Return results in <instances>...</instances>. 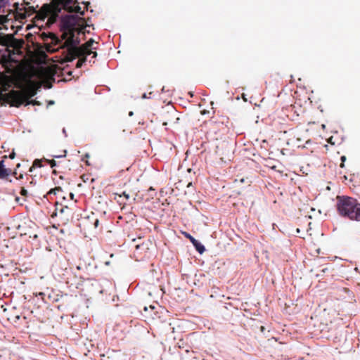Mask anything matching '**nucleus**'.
<instances>
[{
    "label": "nucleus",
    "mask_w": 360,
    "mask_h": 360,
    "mask_svg": "<svg viewBox=\"0 0 360 360\" xmlns=\"http://www.w3.org/2000/svg\"><path fill=\"white\" fill-rule=\"evenodd\" d=\"M70 198L72 199V198H73V197H74V194H73V193H70Z\"/></svg>",
    "instance_id": "obj_39"
},
{
    "label": "nucleus",
    "mask_w": 360,
    "mask_h": 360,
    "mask_svg": "<svg viewBox=\"0 0 360 360\" xmlns=\"http://www.w3.org/2000/svg\"><path fill=\"white\" fill-rule=\"evenodd\" d=\"M51 86H52L51 84H49L46 85L47 88H51Z\"/></svg>",
    "instance_id": "obj_38"
},
{
    "label": "nucleus",
    "mask_w": 360,
    "mask_h": 360,
    "mask_svg": "<svg viewBox=\"0 0 360 360\" xmlns=\"http://www.w3.org/2000/svg\"><path fill=\"white\" fill-rule=\"evenodd\" d=\"M18 41L13 34L0 36V44L5 46L16 47Z\"/></svg>",
    "instance_id": "obj_7"
},
{
    "label": "nucleus",
    "mask_w": 360,
    "mask_h": 360,
    "mask_svg": "<svg viewBox=\"0 0 360 360\" xmlns=\"http://www.w3.org/2000/svg\"><path fill=\"white\" fill-rule=\"evenodd\" d=\"M148 308L147 307H144V311H148Z\"/></svg>",
    "instance_id": "obj_41"
},
{
    "label": "nucleus",
    "mask_w": 360,
    "mask_h": 360,
    "mask_svg": "<svg viewBox=\"0 0 360 360\" xmlns=\"http://www.w3.org/2000/svg\"><path fill=\"white\" fill-rule=\"evenodd\" d=\"M62 10L68 13L84 14L77 0H51L49 4H44L41 7L38 15L41 19L49 16V21L53 23L57 20Z\"/></svg>",
    "instance_id": "obj_2"
},
{
    "label": "nucleus",
    "mask_w": 360,
    "mask_h": 360,
    "mask_svg": "<svg viewBox=\"0 0 360 360\" xmlns=\"http://www.w3.org/2000/svg\"><path fill=\"white\" fill-rule=\"evenodd\" d=\"M79 20L80 18L75 15H66L61 18V38L64 42L61 44L60 48L65 49L63 52L65 62H72L78 56L91 53L89 47L94 43L93 39H90L82 46H78L80 40L78 37L75 36V34H79L82 30V27H77L80 26Z\"/></svg>",
    "instance_id": "obj_1"
},
{
    "label": "nucleus",
    "mask_w": 360,
    "mask_h": 360,
    "mask_svg": "<svg viewBox=\"0 0 360 360\" xmlns=\"http://www.w3.org/2000/svg\"><path fill=\"white\" fill-rule=\"evenodd\" d=\"M328 271V268L326 267V268H323V269H321V273L324 274V273H326Z\"/></svg>",
    "instance_id": "obj_31"
},
{
    "label": "nucleus",
    "mask_w": 360,
    "mask_h": 360,
    "mask_svg": "<svg viewBox=\"0 0 360 360\" xmlns=\"http://www.w3.org/2000/svg\"><path fill=\"white\" fill-rule=\"evenodd\" d=\"M152 245V243L148 240L146 241L143 242L141 244L136 245V250L139 251L141 255H144L146 256L148 252L150 249L149 246Z\"/></svg>",
    "instance_id": "obj_9"
},
{
    "label": "nucleus",
    "mask_w": 360,
    "mask_h": 360,
    "mask_svg": "<svg viewBox=\"0 0 360 360\" xmlns=\"http://www.w3.org/2000/svg\"><path fill=\"white\" fill-rule=\"evenodd\" d=\"M118 195L120 198H121L122 196H124L127 200H129L130 198L129 194L127 193L126 191L122 192V194H119Z\"/></svg>",
    "instance_id": "obj_22"
},
{
    "label": "nucleus",
    "mask_w": 360,
    "mask_h": 360,
    "mask_svg": "<svg viewBox=\"0 0 360 360\" xmlns=\"http://www.w3.org/2000/svg\"><path fill=\"white\" fill-rule=\"evenodd\" d=\"M68 206H65V207H63L61 210H60V212H65V209H68Z\"/></svg>",
    "instance_id": "obj_33"
},
{
    "label": "nucleus",
    "mask_w": 360,
    "mask_h": 360,
    "mask_svg": "<svg viewBox=\"0 0 360 360\" xmlns=\"http://www.w3.org/2000/svg\"><path fill=\"white\" fill-rule=\"evenodd\" d=\"M25 105H30V104H32L33 105H41V103L39 101H37L36 100H27L25 103Z\"/></svg>",
    "instance_id": "obj_16"
},
{
    "label": "nucleus",
    "mask_w": 360,
    "mask_h": 360,
    "mask_svg": "<svg viewBox=\"0 0 360 360\" xmlns=\"http://www.w3.org/2000/svg\"><path fill=\"white\" fill-rule=\"evenodd\" d=\"M149 308L151 309V310H153L155 309V307L153 306V305H150L149 306Z\"/></svg>",
    "instance_id": "obj_35"
},
{
    "label": "nucleus",
    "mask_w": 360,
    "mask_h": 360,
    "mask_svg": "<svg viewBox=\"0 0 360 360\" xmlns=\"http://www.w3.org/2000/svg\"><path fill=\"white\" fill-rule=\"evenodd\" d=\"M91 47H92V46L91 47H89V51H91L90 55L92 53L93 58H96L97 56V53L96 51H92L91 49Z\"/></svg>",
    "instance_id": "obj_26"
},
{
    "label": "nucleus",
    "mask_w": 360,
    "mask_h": 360,
    "mask_svg": "<svg viewBox=\"0 0 360 360\" xmlns=\"http://www.w3.org/2000/svg\"><path fill=\"white\" fill-rule=\"evenodd\" d=\"M61 191V188L60 186L55 187L54 188L51 189L47 194H56V191Z\"/></svg>",
    "instance_id": "obj_18"
},
{
    "label": "nucleus",
    "mask_w": 360,
    "mask_h": 360,
    "mask_svg": "<svg viewBox=\"0 0 360 360\" xmlns=\"http://www.w3.org/2000/svg\"><path fill=\"white\" fill-rule=\"evenodd\" d=\"M66 153H67L66 150H64V155H53V157L56 158L65 157L66 155Z\"/></svg>",
    "instance_id": "obj_27"
},
{
    "label": "nucleus",
    "mask_w": 360,
    "mask_h": 360,
    "mask_svg": "<svg viewBox=\"0 0 360 360\" xmlns=\"http://www.w3.org/2000/svg\"><path fill=\"white\" fill-rule=\"evenodd\" d=\"M260 329H261V331H264V326H261Z\"/></svg>",
    "instance_id": "obj_40"
},
{
    "label": "nucleus",
    "mask_w": 360,
    "mask_h": 360,
    "mask_svg": "<svg viewBox=\"0 0 360 360\" xmlns=\"http://www.w3.org/2000/svg\"><path fill=\"white\" fill-rule=\"evenodd\" d=\"M42 167V160L36 159L34 160L32 165L30 167L29 172H32L33 169L35 167Z\"/></svg>",
    "instance_id": "obj_14"
},
{
    "label": "nucleus",
    "mask_w": 360,
    "mask_h": 360,
    "mask_svg": "<svg viewBox=\"0 0 360 360\" xmlns=\"http://www.w3.org/2000/svg\"><path fill=\"white\" fill-rule=\"evenodd\" d=\"M328 142L329 143H330L331 145H335V141H334V137L333 136H331L328 139Z\"/></svg>",
    "instance_id": "obj_24"
},
{
    "label": "nucleus",
    "mask_w": 360,
    "mask_h": 360,
    "mask_svg": "<svg viewBox=\"0 0 360 360\" xmlns=\"http://www.w3.org/2000/svg\"><path fill=\"white\" fill-rule=\"evenodd\" d=\"M8 4V0H0V8H4Z\"/></svg>",
    "instance_id": "obj_21"
},
{
    "label": "nucleus",
    "mask_w": 360,
    "mask_h": 360,
    "mask_svg": "<svg viewBox=\"0 0 360 360\" xmlns=\"http://www.w3.org/2000/svg\"><path fill=\"white\" fill-rule=\"evenodd\" d=\"M336 200V208L339 215L349 220L360 221V203L356 199L338 195Z\"/></svg>",
    "instance_id": "obj_3"
},
{
    "label": "nucleus",
    "mask_w": 360,
    "mask_h": 360,
    "mask_svg": "<svg viewBox=\"0 0 360 360\" xmlns=\"http://www.w3.org/2000/svg\"><path fill=\"white\" fill-rule=\"evenodd\" d=\"M20 193L21 195H22L24 197H27L28 192L24 187H22Z\"/></svg>",
    "instance_id": "obj_20"
},
{
    "label": "nucleus",
    "mask_w": 360,
    "mask_h": 360,
    "mask_svg": "<svg viewBox=\"0 0 360 360\" xmlns=\"http://www.w3.org/2000/svg\"><path fill=\"white\" fill-rule=\"evenodd\" d=\"M29 4H30V2L28 0H23V4L22 5L28 6Z\"/></svg>",
    "instance_id": "obj_30"
},
{
    "label": "nucleus",
    "mask_w": 360,
    "mask_h": 360,
    "mask_svg": "<svg viewBox=\"0 0 360 360\" xmlns=\"http://www.w3.org/2000/svg\"><path fill=\"white\" fill-rule=\"evenodd\" d=\"M346 157L345 155H342L340 158L341 160V164H340V167L343 168L345 167V162L346 161Z\"/></svg>",
    "instance_id": "obj_23"
},
{
    "label": "nucleus",
    "mask_w": 360,
    "mask_h": 360,
    "mask_svg": "<svg viewBox=\"0 0 360 360\" xmlns=\"http://www.w3.org/2000/svg\"><path fill=\"white\" fill-rule=\"evenodd\" d=\"M13 11H14V8L9 10L8 13L7 15H0V25H1L4 26L5 23L8 22L9 20H12V18H9L8 17L10 15H13ZM0 30H1V27H0Z\"/></svg>",
    "instance_id": "obj_12"
},
{
    "label": "nucleus",
    "mask_w": 360,
    "mask_h": 360,
    "mask_svg": "<svg viewBox=\"0 0 360 360\" xmlns=\"http://www.w3.org/2000/svg\"><path fill=\"white\" fill-rule=\"evenodd\" d=\"M84 158H89V155L88 153H86V154L84 155Z\"/></svg>",
    "instance_id": "obj_36"
},
{
    "label": "nucleus",
    "mask_w": 360,
    "mask_h": 360,
    "mask_svg": "<svg viewBox=\"0 0 360 360\" xmlns=\"http://www.w3.org/2000/svg\"><path fill=\"white\" fill-rule=\"evenodd\" d=\"M99 223H100L99 219H97V218H96V219H94V227H95V228H98V226H99Z\"/></svg>",
    "instance_id": "obj_25"
},
{
    "label": "nucleus",
    "mask_w": 360,
    "mask_h": 360,
    "mask_svg": "<svg viewBox=\"0 0 360 360\" xmlns=\"http://www.w3.org/2000/svg\"><path fill=\"white\" fill-rule=\"evenodd\" d=\"M89 54H83V55L78 56L76 57V58H79V60H78V61L77 62V64H76V68H82L83 64L86 61V56H89Z\"/></svg>",
    "instance_id": "obj_13"
},
{
    "label": "nucleus",
    "mask_w": 360,
    "mask_h": 360,
    "mask_svg": "<svg viewBox=\"0 0 360 360\" xmlns=\"http://www.w3.org/2000/svg\"><path fill=\"white\" fill-rule=\"evenodd\" d=\"M15 201H16V202H19V201H20V198H19V197H16V198H15Z\"/></svg>",
    "instance_id": "obj_37"
},
{
    "label": "nucleus",
    "mask_w": 360,
    "mask_h": 360,
    "mask_svg": "<svg viewBox=\"0 0 360 360\" xmlns=\"http://www.w3.org/2000/svg\"><path fill=\"white\" fill-rule=\"evenodd\" d=\"M37 295L41 297L42 299H44V297L45 294L44 292H39Z\"/></svg>",
    "instance_id": "obj_32"
},
{
    "label": "nucleus",
    "mask_w": 360,
    "mask_h": 360,
    "mask_svg": "<svg viewBox=\"0 0 360 360\" xmlns=\"http://www.w3.org/2000/svg\"><path fill=\"white\" fill-rule=\"evenodd\" d=\"M11 173V169L6 168L4 160L0 161V179H6Z\"/></svg>",
    "instance_id": "obj_11"
},
{
    "label": "nucleus",
    "mask_w": 360,
    "mask_h": 360,
    "mask_svg": "<svg viewBox=\"0 0 360 360\" xmlns=\"http://www.w3.org/2000/svg\"><path fill=\"white\" fill-rule=\"evenodd\" d=\"M53 173L54 174H57V172H56V170H53Z\"/></svg>",
    "instance_id": "obj_42"
},
{
    "label": "nucleus",
    "mask_w": 360,
    "mask_h": 360,
    "mask_svg": "<svg viewBox=\"0 0 360 360\" xmlns=\"http://www.w3.org/2000/svg\"><path fill=\"white\" fill-rule=\"evenodd\" d=\"M22 177H23V175H22V174H20V175L19 176V177H16V179H22Z\"/></svg>",
    "instance_id": "obj_34"
},
{
    "label": "nucleus",
    "mask_w": 360,
    "mask_h": 360,
    "mask_svg": "<svg viewBox=\"0 0 360 360\" xmlns=\"http://www.w3.org/2000/svg\"><path fill=\"white\" fill-rule=\"evenodd\" d=\"M15 153L13 151L9 155V158L11 159H13L15 158Z\"/></svg>",
    "instance_id": "obj_29"
},
{
    "label": "nucleus",
    "mask_w": 360,
    "mask_h": 360,
    "mask_svg": "<svg viewBox=\"0 0 360 360\" xmlns=\"http://www.w3.org/2000/svg\"><path fill=\"white\" fill-rule=\"evenodd\" d=\"M177 111L172 106L168 110H164L161 114L160 120L162 124H174L178 122L179 117Z\"/></svg>",
    "instance_id": "obj_6"
},
{
    "label": "nucleus",
    "mask_w": 360,
    "mask_h": 360,
    "mask_svg": "<svg viewBox=\"0 0 360 360\" xmlns=\"http://www.w3.org/2000/svg\"><path fill=\"white\" fill-rule=\"evenodd\" d=\"M221 120H221V122L222 123H224L225 121H226V122H229V118H228V117H224V116H223V117H221Z\"/></svg>",
    "instance_id": "obj_28"
},
{
    "label": "nucleus",
    "mask_w": 360,
    "mask_h": 360,
    "mask_svg": "<svg viewBox=\"0 0 360 360\" xmlns=\"http://www.w3.org/2000/svg\"><path fill=\"white\" fill-rule=\"evenodd\" d=\"M38 87L37 82L29 79L22 91L12 90L8 94V101L11 106L19 108L27 100L36 95Z\"/></svg>",
    "instance_id": "obj_4"
},
{
    "label": "nucleus",
    "mask_w": 360,
    "mask_h": 360,
    "mask_svg": "<svg viewBox=\"0 0 360 360\" xmlns=\"http://www.w3.org/2000/svg\"><path fill=\"white\" fill-rule=\"evenodd\" d=\"M21 319L25 320L26 318H25V316H23L22 318H21L20 316L16 315V316L8 318V320L11 321L13 324H15V326H18V321L19 320H20Z\"/></svg>",
    "instance_id": "obj_15"
},
{
    "label": "nucleus",
    "mask_w": 360,
    "mask_h": 360,
    "mask_svg": "<svg viewBox=\"0 0 360 360\" xmlns=\"http://www.w3.org/2000/svg\"><path fill=\"white\" fill-rule=\"evenodd\" d=\"M41 38L45 42L48 41L49 39H50L51 44L54 46L58 45L61 43V40L57 37V35L52 32H42L41 34Z\"/></svg>",
    "instance_id": "obj_8"
},
{
    "label": "nucleus",
    "mask_w": 360,
    "mask_h": 360,
    "mask_svg": "<svg viewBox=\"0 0 360 360\" xmlns=\"http://www.w3.org/2000/svg\"><path fill=\"white\" fill-rule=\"evenodd\" d=\"M14 8V11L13 12V16L15 20L22 21L25 20L27 17H30L34 13H36V17L41 20L39 18L38 13L40 12L41 8L37 11L36 8L34 6H24L22 7H20L18 3H15L13 6ZM46 18L41 19L44 20Z\"/></svg>",
    "instance_id": "obj_5"
},
{
    "label": "nucleus",
    "mask_w": 360,
    "mask_h": 360,
    "mask_svg": "<svg viewBox=\"0 0 360 360\" xmlns=\"http://www.w3.org/2000/svg\"><path fill=\"white\" fill-rule=\"evenodd\" d=\"M185 236L190 240V241L192 243V244L195 248L196 250L202 254L205 252V248L203 245H202L198 240L195 239L192 236H191L189 233H185Z\"/></svg>",
    "instance_id": "obj_10"
},
{
    "label": "nucleus",
    "mask_w": 360,
    "mask_h": 360,
    "mask_svg": "<svg viewBox=\"0 0 360 360\" xmlns=\"http://www.w3.org/2000/svg\"><path fill=\"white\" fill-rule=\"evenodd\" d=\"M45 161L51 166V168L56 166V162L54 160L45 159Z\"/></svg>",
    "instance_id": "obj_17"
},
{
    "label": "nucleus",
    "mask_w": 360,
    "mask_h": 360,
    "mask_svg": "<svg viewBox=\"0 0 360 360\" xmlns=\"http://www.w3.org/2000/svg\"><path fill=\"white\" fill-rule=\"evenodd\" d=\"M13 176H15V175L17 174L16 172H14L13 173Z\"/></svg>",
    "instance_id": "obj_43"
},
{
    "label": "nucleus",
    "mask_w": 360,
    "mask_h": 360,
    "mask_svg": "<svg viewBox=\"0 0 360 360\" xmlns=\"http://www.w3.org/2000/svg\"><path fill=\"white\" fill-rule=\"evenodd\" d=\"M46 51L50 52V53H53V52L56 51V50L52 48V45L49 44H46Z\"/></svg>",
    "instance_id": "obj_19"
}]
</instances>
